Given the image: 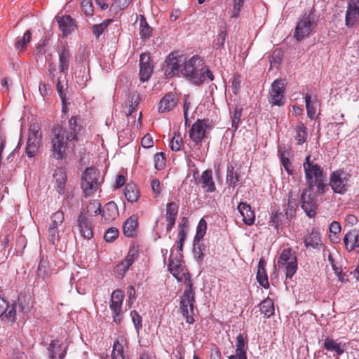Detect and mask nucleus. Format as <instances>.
Here are the masks:
<instances>
[{"label": "nucleus", "instance_id": "b1692460", "mask_svg": "<svg viewBox=\"0 0 359 359\" xmlns=\"http://www.w3.org/2000/svg\"><path fill=\"white\" fill-rule=\"evenodd\" d=\"M237 208L243 217V222L248 226L252 225L255 220V215L251 206L246 203L241 202Z\"/></svg>", "mask_w": 359, "mask_h": 359}, {"label": "nucleus", "instance_id": "e2e57ef3", "mask_svg": "<svg viewBox=\"0 0 359 359\" xmlns=\"http://www.w3.org/2000/svg\"><path fill=\"white\" fill-rule=\"evenodd\" d=\"M203 248L199 242L194 241V252L195 255V257L198 260H202L204 258V253L203 252Z\"/></svg>", "mask_w": 359, "mask_h": 359}, {"label": "nucleus", "instance_id": "f3484780", "mask_svg": "<svg viewBox=\"0 0 359 359\" xmlns=\"http://www.w3.org/2000/svg\"><path fill=\"white\" fill-rule=\"evenodd\" d=\"M140 76L142 81H147L153 72L154 65L151 62V57L147 53H142L140 60Z\"/></svg>", "mask_w": 359, "mask_h": 359}, {"label": "nucleus", "instance_id": "c9c22d12", "mask_svg": "<svg viewBox=\"0 0 359 359\" xmlns=\"http://www.w3.org/2000/svg\"><path fill=\"white\" fill-rule=\"evenodd\" d=\"M124 195L127 201L130 203L137 201L140 197L139 189L134 184H127L126 185Z\"/></svg>", "mask_w": 359, "mask_h": 359}, {"label": "nucleus", "instance_id": "603ef678", "mask_svg": "<svg viewBox=\"0 0 359 359\" xmlns=\"http://www.w3.org/2000/svg\"><path fill=\"white\" fill-rule=\"evenodd\" d=\"M282 165L284 167L285 171L288 175H292L293 170L292 169V163L288 158L285 155L284 151H278Z\"/></svg>", "mask_w": 359, "mask_h": 359}, {"label": "nucleus", "instance_id": "a18cd8bd", "mask_svg": "<svg viewBox=\"0 0 359 359\" xmlns=\"http://www.w3.org/2000/svg\"><path fill=\"white\" fill-rule=\"evenodd\" d=\"M283 57V54L280 49L273 50L269 59L271 67H274L277 68L280 65Z\"/></svg>", "mask_w": 359, "mask_h": 359}, {"label": "nucleus", "instance_id": "58836bf2", "mask_svg": "<svg viewBox=\"0 0 359 359\" xmlns=\"http://www.w3.org/2000/svg\"><path fill=\"white\" fill-rule=\"evenodd\" d=\"M359 17V11L357 9H352L351 8L347 7L346 17H345V23L346 25L352 28L357 20V18Z\"/></svg>", "mask_w": 359, "mask_h": 359}, {"label": "nucleus", "instance_id": "393cba45", "mask_svg": "<svg viewBox=\"0 0 359 359\" xmlns=\"http://www.w3.org/2000/svg\"><path fill=\"white\" fill-rule=\"evenodd\" d=\"M178 208V205L175 202H170L167 204L165 214L167 231H170L175 224Z\"/></svg>", "mask_w": 359, "mask_h": 359}, {"label": "nucleus", "instance_id": "ea45409f", "mask_svg": "<svg viewBox=\"0 0 359 359\" xmlns=\"http://www.w3.org/2000/svg\"><path fill=\"white\" fill-rule=\"evenodd\" d=\"M324 348L329 351H335L338 355L344 353V350L341 347L340 344L337 343L334 339L326 338L323 344Z\"/></svg>", "mask_w": 359, "mask_h": 359}, {"label": "nucleus", "instance_id": "9d476101", "mask_svg": "<svg viewBox=\"0 0 359 359\" xmlns=\"http://www.w3.org/2000/svg\"><path fill=\"white\" fill-rule=\"evenodd\" d=\"M42 134L38 124H32L29 128L28 139L26 145V154L32 158L37 154L41 146Z\"/></svg>", "mask_w": 359, "mask_h": 359}, {"label": "nucleus", "instance_id": "c85d7f7f", "mask_svg": "<svg viewBox=\"0 0 359 359\" xmlns=\"http://www.w3.org/2000/svg\"><path fill=\"white\" fill-rule=\"evenodd\" d=\"M100 214L105 222H110L118 217L119 212L116 204L114 201H110L104 205Z\"/></svg>", "mask_w": 359, "mask_h": 359}, {"label": "nucleus", "instance_id": "052dcab7", "mask_svg": "<svg viewBox=\"0 0 359 359\" xmlns=\"http://www.w3.org/2000/svg\"><path fill=\"white\" fill-rule=\"evenodd\" d=\"M130 316L132 317V320L135 325V329L139 331L142 327V316L135 310L131 311Z\"/></svg>", "mask_w": 359, "mask_h": 359}, {"label": "nucleus", "instance_id": "5fc2aeb1", "mask_svg": "<svg viewBox=\"0 0 359 359\" xmlns=\"http://www.w3.org/2000/svg\"><path fill=\"white\" fill-rule=\"evenodd\" d=\"M226 34L225 32H221L214 40L213 46L216 50H221L224 47Z\"/></svg>", "mask_w": 359, "mask_h": 359}, {"label": "nucleus", "instance_id": "cd10ccee", "mask_svg": "<svg viewBox=\"0 0 359 359\" xmlns=\"http://www.w3.org/2000/svg\"><path fill=\"white\" fill-rule=\"evenodd\" d=\"M304 242L306 248H312L319 250L323 245L320 233L315 229H313L311 233L304 237Z\"/></svg>", "mask_w": 359, "mask_h": 359}, {"label": "nucleus", "instance_id": "f03ea898", "mask_svg": "<svg viewBox=\"0 0 359 359\" xmlns=\"http://www.w3.org/2000/svg\"><path fill=\"white\" fill-rule=\"evenodd\" d=\"M168 270L178 281H184L187 287L181 297L180 310L182 316L186 318L187 323L192 324L195 321L193 317L195 294L191 274L184 271V269L180 259L172 257L169 258Z\"/></svg>", "mask_w": 359, "mask_h": 359}, {"label": "nucleus", "instance_id": "37998d69", "mask_svg": "<svg viewBox=\"0 0 359 359\" xmlns=\"http://www.w3.org/2000/svg\"><path fill=\"white\" fill-rule=\"evenodd\" d=\"M207 230V223L206 221L202 218L199 221L197 226L196 233L194 237V241L197 242H200V241L203 238L206 233Z\"/></svg>", "mask_w": 359, "mask_h": 359}, {"label": "nucleus", "instance_id": "4be33fe9", "mask_svg": "<svg viewBox=\"0 0 359 359\" xmlns=\"http://www.w3.org/2000/svg\"><path fill=\"white\" fill-rule=\"evenodd\" d=\"M299 204V193L294 191H290L287 207L285 209V216L287 219L292 218L296 213Z\"/></svg>", "mask_w": 359, "mask_h": 359}, {"label": "nucleus", "instance_id": "bb28decb", "mask_svg": "<svg viewBox=\"0 0 359 359\" xmlns=\"http://www.w3.org/2000/svg\"><path fill=\"white\" fill-rule=\"evenodd\" d=\"M138 227V217L133 215L123 224V231L126 236L133 238L136 236Z\"/></svg>", "mask_w": 359, "mask_h": 359}, {"label": "nucleus", "instance_id": "6e6552de", "mask_svg": "<svg viewBox=\"0 0 359 359\" xmlns=\"http://www.w3.org/2000/svg\"><path fill=\"white\" fill-rule=\"evenodd\" d=\"M65 215L62 211L58 210L50 216V221L47 229L48 241L54 246H57L62 235L60 234V227L62 226Z\"/></svg>", "mask_w": 359, "mask_h": 359}, {"label": "nucleus", "instance_id": "4c0bfd02", "mask_svg": "<svg viewBox=\"0 0 359 359\" xmlns=\"http://www.w3.org/2000/svg\"><path fill=\"white\" fill-rule=\"evenodd\" d=\"M260 311L267 318L273 316L274 305L273 300L270 298L264 299L260 304Z\"/></svg>", "mask_w": 359, "mask_h": 359}, {"label": "nucleus", "instance_id": "c756f323", "mask_svg": "<svg viewBox=\"0 0 359 359\" xmlns=\"http://www.w3.org/2000/svg\"><path fill=\"white\" fill-rule=\"evenodd\" d=\"M201 187L205 192L212 193L215 191L216 187L212 177V171L206 170L203 171L201 176Z\"/></svg>", "mask_w": 359, "mask_h": 359}, {"label": "nucleus", "instance_id": "9b49d317", "mask_svg": "<svg viewBox=\"0 0 359 359\" xmlns=\"http://www.w3.org/2000/svg\"><path fill=\"white\" fill-rule=\"evenodd\" d=\"M285 84L282 79H276L271 86L268 100L272 106H283L286 99L285 97Z\"/></svg>", "mask_w": 359, "mask_h": 359}, {"label": "nucleus", "instance_id": "412c9836", "mask_svg": "<svg viewBox=\"0 0 359 359\" xmlns=\"http://www.w3.org/2000/svg\"><path fill=\"white\" fill-rule=\"evenodd\" d=\"M344 243L348 251L359 252V232L357 230L347 232L344 237Z\"/></svg>", "mask_w": 359, "mask_h": 359}, {"label": "nucleus", "instance_id": "0eeeda50", "mask_svg": "<svg viewBox=\"0 0 359 359\" xmlns=\"http://www.w3.org/2000/svg\"><path fill=\"white\" fill-rule=\"evenodd\" d=\"M316 26L313 13L311 11L304 13L297 22L294 38L298 41H302L311 34Z\"/></svg>", "mask_w": 359, "mask_h": 359}, {"label": "nucleus", "instance_id": "8fccbe9b", "mask_svg": "<svg viewBox=\"0 0 359 359\" xmlns=\"http://www.w3.org/2000/svg\"><path fill=\"white\" fill-rule=\"evenodd\" d=\"M226 180L231 187H235L239 182V175L238 172H234L233 168L227 169Z\"/></svg>", "mask_w": 359, "mask_h": 359}, {"label": "nucleus", "instance_id": "09e8293b", "mask_svg": "<svg viewBox=\"0 0 359 359\" xmlns=\"http://www.w3.org/2000/svg\"><path fill=\"white\" fill-rule=\"evenodd\" d=\"M113 2L111 5V9L115 12L124 10L132 2V0H112Z\"/></svg>", "mask_w": 359, "mask_h": 359}, {"label": "nucleus", "instance_id": "c03bdc74", "mask_svg": "<svg viewBox=\"0 0 359 359\" xmlns=\"http://www.w3.org/2000/svg\"><path fill=\"white\" fill-rule=\"evenodd\" d=\"M314 186L317 187V190L318 193L323 194L327 187V184L325 183V176L323 175L322 176V177L313 180L312 185H309V189L307 190H311V191H313V188Z\"/></svg>", "mask_w": 359, "mask_h": 359}, {"label": "nucleus", "instance_id": "864d4df0", "mask_svg": "<svg viewBox=\"0 0 359 359\" xmlns=\"http://www.w3.org/2000/svg\"><path fill=\"white\" fill-rule=\"evenodd\" d=\"M118 230L116 228L111 227L105 232L104 238L107 242L111 243L118 238Z\"/></svg>", "mask_w": 359, "mask_h": 359}, {"label": "nucleus", "instance_id": "dca6fc26", "mask_svg": "<svg viewBox=\"0 0 359 359\" xmlns=\"http://www.w3.org/2000/svg\"><path fill=\"white\" fill-rule=\"evenodd\" d=\"M0 318L8 323H13L16 319V304L9 305L8 302L0 296Z\"/></svg>", "mask_w": 359, "mask_h": 359}, {"label": "nucleus", "instance_id": "5701e85b", "mask_svg": "<svg viewBox=\"0 0 359 359\" xmlns=\"http://www.w3.org/2000/svg\"><path fill=\"white\" fill-rule=\"evenodd\" d=\"M50 359H64L67 354V348L62 349L59 340H52L47 348Z\"/></svg>", "mask_w": 359, "mask_h": 359}, {"label": "nucleus", "instance_id": "338daca9", "mask_svg": "<svg viewBox=\"0 0 359 359\" xmlns=\"http://www.w3.org/2000/svg\"><path fill=\"white\" fill-rule=\"evenodd\" d=\"M281 217L282 214L278 211L271 212V221L276 229H278L281 225Z\"/></svg>", "mask_w": 359, "mask_h": 359}, {"label": "nucleus", "instance_id": "1a4fd4ad", "mask_svg": "<svg viewBox=\"0 0 359 359\" xmlns=\"http://www.w3.org/2000/svg\"><path fill=\"white\" fill-rule=\"evenodd\" d=\"M187 57L178 51L172 52L167 57L165 62L166 64L165 74L170 77L179 76L182 74Z\"/></svg>", "mask_w": 359, "mask_h": 359}, {"label": "nucleus", "instance_id": "3c124183", "mask_svg": "<svg viewBox=\"0 0 359 359\" xmlns=\"http://www.w3.org/2000/svg\"><path fill=\"white\" fill-rule=\"evenodd\" d=\"M82 11L86 15L91 16L94 13V7L92 0H80Z\"/></svg>", "mask_w": 359, "mask_h": 359}, {"label": "nucleus", "instance_id": "20e7f679", "mask_svg": "<svg viewBox=\"0 0 359 359\" xmlns=\"http://www.w3.org/2000/svg\"><path fill=\"white\" fill-rule=\"evenodd\" d=\"M351 174L344 169H338L330 175L329 185L334 193L343 195L349 187Z\"/></svg>", "mask_w": 359, "mask_h": 359}, {"label": "nucleus", "instance_id": "423d86ee", "mask_svg": "<svg viewBox=\"0 0 359 359\" xmlns=\"http://www.w3.org/2000/svg\"><path fill=\"white\" fill-rule=\"evenodd\" d=\"M278 267H282L285 273L286 278H292L297 272L298 264L295 252L290 248H285L278 259Z\"/></svg>", "mask_w": 359, "mask_h": 359}, {"label": "nucleus", "instance_id": "ddd939ff", "mask_svg": "<svg viewBox=\"0 0 359 359\" xmlns=\"http://www.w3.org/2000/svg\"><path fill=\"white\" fill-rule=\"evenodd\" d=\"M208 120L198 119L189 132L190 139L196 144H201L202 140L205 137L206 129L209 128Z\"/></svg>", "mask_w": 359, "mask_h": 359}, {"label": "nucleus", "instance_id": "7ed1b4c3", "mask_svg": "<svg viewBox=\"0 0 359 359\" xmlns=\"http://www.w3.org/2000/svg\"><path fill=\"white\" fill-rule=\"evenodd\" d=\"M182 74L196 86L214 79L213 74L205 65L203 59L198 55H194L189 60L186 59Z\"/></svg>", "mask_w": 359, "mask_h": 359}, {"label": "nucleus", "instance_id": "774afa93", "mask_svg": "<svg viewBox=\"0 0 359 359\" xmlns=\"http://www.w3.org/2000/svg\"><path fill=\"white\" fill-rule=\"evenodd\" d=\"M138 256V248L133 245L129 249V251L126 257L134 263L135 261L137 259Z\"/></svg>", "mask_w": 359, "mask_h": 359}, {"label": "nucleus", "instance_id": "f704fd0d", "mask_svg": "<svg viewBox=\"0 0 359 359\" xmlns=\"http://www.w3.org/2000/svg\"><path fill=\"white\" fill-rule=\"evenodd\" d=\"M53 178L55 182V187L57 191L61 194L64 192L67 176L62 169H57L55 171Z\"/></svg>", "mask_w": 359, "mask_h": 359}, {"label": "nucleus", "instance_id": "a878e982", "mask_svg": "<svg viewBox=\"0 0 359 359\" xmlns=\"http://www.w3.org/2000/svg\"><path fill=\"white\" fill-rule=\"evenodd\" d=\"M248 340V337H244L243 334H239L236 340V354L233 355L235 357H238L239 359H248L247 358V350Z\"/></svg>", "mask_w": 359, "mask_h": 359}, {"label": "nucleus", "instance_id": "680f3d73", "mask_svg": "<svg viewBox=\"0 0 359 359\" xmlns=\"http://www.w3.org/2000/svg\"><path fill=\"white\" fill-rule=\"evenodd\" d=\"M245 0H233V8L232 11V16L233 18H238L242 7L243 6Z\"/></svg>", "mask_w": 359, "mask_h": 359}, {"label": "nucleus", "instance_id": "6ab92c4d", "mask_svg": "<svg viewBox=\"0 0 359 359\" xmlns=\"http://www.w3.org/2000/svg\"><path fill=\"white\" fill-rule=\"evenodd\" d=\"M177 103L178 99L175 94L167 93L160 100L158 111L159 113L169 112L177 106Z\"/></svg>", "mask_w": 359, "mask_h": 359}, {"label": "nucleus", "instance_id": "2f4dec72", "mask_svg": "<svg viewBox=\"0 0 359 359\" xmlns=\"http://www.w3.org/2000/svg\"><path fill=\"white\" fill-rule=\"evenodd\" d=\"M266 261L264 258H261L258 263L257 266V272L256 275V278L257 282L259 283L261 286L264 288L269 287V283L268 280V276L265 270Z\"/></svg>", "mask_w": 359, "mask_h": 359}, {"label": "nucleus", "instance_id": "7c9ffc66", "mask_svg": "<svg viewBox=\"0 0 359 359\" xmlns=\"http://www.w3.org/2000/svg\"><path fill=\"white\" fill-rule=\"evenodd\" d=\"M71 53L69 48L63 46L59 53V73H67L69 69Z\"/></svg>", "mask_w": 359, "mask_h": 359}, {"label": "nucleus", "instance_id": "6e6d98bb", "mask_svg": "<svg viewBox=\"0 0 359 359\" xmlns=\"http://www.w3.org/2000/svg\"><path fill=\"white\" fill-rule=\"evenodd\" d=\"M311 96L309 93H306L305 96L306 108L307 111V115L309 118H314L316 110L313 104L311 103Z\"/></svg>", "mask_w": 359, "mask_h": 359}, {"label": "nucleus", "instance_id": "4468645a", "mask_svg": "<svg viewBox=\"0 0 359 359\" xmlns=\"http://www.w3.org/2000/svg\"><path fill=\"white\" fill-rule=\"evenodd\" d=\"M302 208L309 217H313L316 214L318 208L316 196L311 190H304L301 195Z\"/></svg>", "mask_w": 359, "mask_h": 359}, {"label": "nucleus", "instance_id": "49530a36", "mask_svg": "<svg viewBox=\"0 0 359 359\" xmlns=\"http://www.w3.org/2000/svg\"><path fill=\"white\" fill-rule=\"evenodd\" d=\"M183 145V140L179 133H175L174 136L170 140V147L174 151H179Z\"/></svg>", "mask_w": 359, "mask_h": 359}, {"label": "nucleus", "instance_id": "aec40b11", "mask_svg": "<svg viewBox=\"0 0 359 359\" xmlns=\"http://www.w3.org/2000/svg\"><path fill=\"white\" fill-rule=\"evenodd\" d=\"M78 226L81 235L86 239L90 240L93 236L92 223L82 213L78 218Z\"/></svg>", "mask_w": 359, "mask_h": 359}, {"label": "nucleus", "instance_id": "4d7b16f0", "mask_svg": "<svg viewBox=\"0 0 359 359\" xmlns=\"http://www.w3.org/2000/svg\"><path fill=\"white\" fill-rule=\"evenodd\" d=\"M101 204L98 201L94 200L87 205L88 212H94L95 215L101 213Z\"/></svg>", "mask_w": 359, "mask_h": 359}, {"label": "nucleus", "instance_id": "39448f33", "mask_svg": "<svg viewBox=\"0 0 359 359\" xmlns=\"http://www.w3.org/2000/svg\"><path fill=\"white\" fill-rule=\"evenodd\" d=\"M102 183L100 171L95 168H87L81 177V189L86 196H92Z\"/></svg>", "mask_w": 359, "mask_h": 359}, {"label": "nucleus", "instance_id": "de8ad7c7", "mask_svg": "<svg viewBox=\"0 0 359 359\" xmlns=\"http://www.w3.org/2000/svg\"><path fill=\"white\" fill-rule=\"evenodd\" d=\"M166 156L163 152H159L154 156V166L158 170L163 169L165 166Z\"/></svg>", "mask_w": 359, "mask_h": 359}, {"label": "nucleus", "instance_id": "2eb2a0df", "mask_svg": "<svg viewBox=\"0 0 359 359\" xmlns=\"http://www.w3.org/2000/svg\"><path fill=\"white\" fill-rule=\"evenodd\" d=\"M123 294L121 290H114L111 296L109 307L113 313L114 321L119 323L122 319V302Z\"/></svg>", "mask_w": 359, "mask_h": 359}, {"label": "nucleus", "instance_id": "13d9d810", "mask_svg": "<svg viewBox=\"0 0 359 359\" xmlns=\"http://www.w3.org/2000/svg\"><path fill=\"white\" fill-rule=\"evenodd\" d=\"M129 266L123 260L118 264L114 269L115 273L121 277H123L127 271L129 269Z\"/></svg>", "mask_w": 359, "mask_h": 359}, {"label": "nucleus", "instance_id": "a211bd4d", "mask_svg": "<svg viewBox=\"0 0 359 359\" xmlns=\"http://www.w3.org/2000/svg\"><path fill=\"white\" fill-rule=\"evenodd\" d=\"M55 20L63 36L71 34L76 29V22L70 15L56 16Z\"/></svg>", "mask_w": 359, "mask_h": 359}, {"label": "nucleus", "instance_id": "72a5a7b5", "mask_svg": "<svg viewBox=\"0 0 359 359\" xmlns=\"http://www.w3.org/2000/svg\"><path fill=\"white\" fill-rule=\"evenodd\" d=\"M52 275V269L47 259L41 258L38 266L37 276L43 280H46Z\"/></svg>", "mask_w": 359, "mask_h": 359}, {"label": "nucleus", "instance_id": "f257e3e1", "mask_svg": "<svg viewBox=\"0 0 359 359\" xmlns=\"http://www.w3.org/2000/svg\"><path fill=\"white\" fill-rule=\"evenodd\" d=\"M81 116H72L68 121V128H64L57 125L52 129L51 154L57 159H62L66 156V151L74 149L79 140V133L82 129L80 124Z\"/></svg>", "mask_w": 359, "mask_h": 359}, {"label": "nucleus", "instance_id": "f8f14e48", "mask_svg": "<svg viewBox=\"0 0 359 359\" xmlns=\"http://www.w3.org/2000/svg\"><path fill=\"white\" fill-rule=\"evenodd\" d=\"M311 156H306L303 167L305 172V178L308 185H312L313 181L325 175L323 169L315 163L314 159H311Z\"/></svg>", "mask_w": 359, "mask_h": 359}, {"label": "nucleus", "instance_id": "473e14b6", "mask_svg": "<svg viewBox=\"0 0 359 359\" xmlns=\"http://www.w3.org/2000/svg\"><path fill=\"white\" fill-rule=\"evenodd\" d=\"M126 341L123 337H118L114 343L111 359H128L124 353Z\"/></svg>", "mask_w": 359, "mask_h": 359}, {"label": "nucleus", "instance_id": "69168bd1", "mask_svg": "<svg viewBox=\"0 0 359 359\" xmlns=\"http://www.w3.org/2000/svg\"><path fill=\"white\" fill-rule=\"evenodd\" d=\"M108 23L103 22L98 25H95L93 27V33L95 35L96 37H99L100 34H102L105 29L107 27Z\"/></svg>", "mask_w": 359, "mask_h": 359}, {"label": "nucleus", "instance_id": "bf43d9fd", "mask_svg": "<svg viewBox=\"0 0 359 359\" xmlns=\"http://www.w3.org/2000/svg\"><path fill=\"white\" fill-rule=\"evenodd\" d=\"M242 114V109L239 107H236L233 113L231 116L232 119V126L236 129L238 127V124L241 121V117Z\"/></svg>", "mask_w": 359, "mask_h": 359}, {"label": "nucleus", "instance_id": "0e129e2a", "mask_svg": "<svg viewBox=\"0 0 359 359\" xmlns=\"http://www.w3.org/2000/svg\"><path fill=\"white\" fill-rule=\"evenodd\" d=\"M186 236H187L186 231H184V229L182 227H181L178 232V235H177L178 241L177 242V248L180 251H182V250H183V246H184V241L186 239Z\"/></svg>", "mask_w": 359, "mask_h": 359}, {"label": "nucleus", "instance_id": "e433bc0d", "mask_svg": "<svg viewBox=\"0 0 359 359\" xmlns=\"http://www.w3.org/2000/svg\"><path fill=\"white\" fill-rule=\"evenodd\" d=\"M296 135L294 139L297 144L301 145L307 141V128L302 122H300L294 128Z\"/></svg>", "mask_w": 359, "mask_h": 359}, {"label": "nucleus", "instance_id": "a19ab883", "mask_svg": "<svg viewBox=\"0 0 359 359\" xmlns=\"http://www.w3.org/2000/svg\"><path fill=\"white\" fill-rule=\"evenodd\" d=\"M152 32L151 27L146 22L144 17L140 20V37L143 39H149Z\"/></svg>", "mask_w": 359, "mask_h": 359}, {"label": "nucleus", "instance_id": "79ce46f5", "mask_svg": "<svg viewBox=\"0 0 359 359\" xmlns=\"http://www.w3.org/2000/svg\"><path fill=\"white\" fill-rule=\"evenodd\" d=\"M32 39V33L27 30L24 34L22 39L18 40L15 42V47L18 50H23L26 46L30 42Z\"/></svg>", "mask_w": 359, "mask_h": 359}]
</instances>
